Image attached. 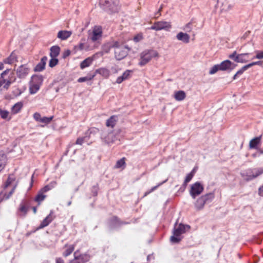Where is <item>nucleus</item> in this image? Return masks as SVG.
Listing matches in <instances>:
<instances>
[{
  "mask_svg": "<svg viewBox=\"0 0 263 263\" xmlns=\"http://www.w3.org/2000/svg\"><path fill=\"white\" fill-rule=\"evenodd\" d=\"M214 195L212 193H209L199 197L195 203V207L197 210H200L203 209L205 203H209L212 201Z\"/></svg>",
  "mask_w": 263,
  "mask_h": 263,
  "instance_id": "nucleus-6",
  "label": "nucleus"
},
{
  "mask_svg": "<svg viewBox=\"0 0 263 263\" xmlns=\"http://www.w3.org/2000/svg\"><path fill=\"white\" fill-rule=\"evenodd\" d=\"M140 37H139V35H138V36H135L134 38V40L136 42H138V41H139Z\"/></svg>",
  "mask_w": 263,
  "mask_h": 263,
  "instance_id": "nucleus-62",
  "label": "nucleus"
},
{
  "mask_svg": "<svg viewBox=\"0 0 263 263\" xmlns=\"http://www.w3.org/2000/svg\"><path fill=\"white\" fill-rule=\"evenodd\" d=\"M190 25H191L190 24H186V26H185V28H184V29L190 31L191 30Z\"/></svg>",
  "mask_w": 263,
  "mask_h": 263,
  "instance_id": "nucleus-60",
  "label": "nucleus"
},
{
  "mask_svg": "<svg viewBox=\"0 0 263 263\" xmlns=\"http://www.w3.org/2000/svg\"><path fill=\"white\" fill-rule=\"evenodd\" d=\"M0 115L2 118L6 119L8 117L9 112L7 110H3L0 109Z\"/></svg>",
  "mask_w": 263,
  "mask_h": 263,
  "instance_id": "nucleus-47",
  "label": "nucleus"
},
{
  "mask_svg": "<svg viewBox=\"0 0 263 263\" xmlns=\"http://www.w3.org/2000/svg\"><path fill=\"white\" fill-rule=\"evenodd\" d=\"M132 70H126L121 76L117 78L116 83L117 84H121L123 81L129 79L132 77Z\"/></svg>",
  "mask_w": 263,
  "mask_h": 263,
  "instance_id": "nucleus-15",
  "label": "nucleus"
},
{
  "mask_svg": "<svg viewBox=\"0 0 263 263\" xmlns=\"http://www.w3.org/2000/svg\"><path fill=\"white\" fill-rule=\"evenodd\" d=\"M58 63V60L56 58H51L49 61V66L50 67H53Z\"/></svg>",
  "mask_w": 263,
  "mask_h": 263,
  "instance_id": "nucleus-44",
  "label": "nucleus"
},
{
  "mask_svg": "<svg viewBox=\"0 0 263 263\" xmlns=\"http://www.w3.org/2000/svg\"><path fill=\"white\" fill-rule=\"evenodd\" d=\"M101 138L105 143L108 144L112 143L115 140V137L114 133L107 131H104L102 133L101 135Z\"/></svg>",
  "mask_w": 263,
  "mask_h": 263,
  "instance_id": "nucleus-14",
  "label": "nucleus"
},
{
  "mask_svg": "<svg viewBox=\"0 0 263 263\" xmlns=\"http://www.w3.org/2000/svg\"><path fill=\"white\" fill-rule=\"evenodd\" d=\"M125 164V158H122L121 159H120L117 161L116 164L115 166V167L116 168H120L122 166L124 165Z\"/></svg>",
  "mask_w": 263,
  "mask_h": 263,
  "instance_id": "nucleus-41",
  "label": "nucleus"
},
{
  "mask_svg": "<svg viewBox=\"0 0 263 263\" xmlns=\"http://www.w3.org/2000/svg\"><path fill=\"white\" fill-rule=\"evenodd\" d=\"M20 210L21 212L24 213L25 214H26L27 213V208L24 205H21L20 208Z\"/></svg>",
  "mask_w": 263,
  "mask_h": 263,
  "instance_id": "nucleus-55",
  "label": "nucleus"
},
{
  "mask_svg": "<svg viewBox=\"0 0 263 263\" xmlns=\"http://www.w3.org/2000/svg\"><path fill=\"white\" fill-rule=\"evenodd\" d=\"M15 180V178L13 175H9L7 180L4 185L3 190L0 193V202L4 199H8L14 193L15 189L17 187L18 181H17L13 186V188L7 194L6 189Z\"/></svg>",
  "mask_w": 263,
  "mask_h": 263,
  "instance_id": "nucleus-1",
  "label": "nucleus"
},
{
  "mask_svg": "<svg viewBox=\"0 0 263 263\" xmlns=\"http://www.w3.org/2000/svg\"><path fill=\"white\" fill-rule=\"evenodd\" d=\"M260 137H255L252 139L249 142V147L250 148H255L259 143Z\"/></svg>",
  "mask_w": 263,
  "mask_h": 263,
  "instance_id": "nucleus-35",
  "label": "nucleus"
},
{
  "mask_svg": "<svg viewBox=\"0 0 263 263\" xmlns=\"http://www.w3.org/2000/svg\"><path fill=\"white\" fill-rule=\"evenodd\" d=\"M17 61V56L14 51L12 52L9 57L4 60L5 64H11Z\"/></svg>",
  "mask_w": 263,
  "mask_h": 263,
  "instance_id": "nucleus-22",
  "label": "nucleus"
},
{
  "mask_svg": "<svg viewBox=\"0 0 263 263\" xmlns=\"http://www.w3.org/2000/svg\"><path fill=\"white\" fill-rule=\"evenodd\" d=\"M45 198L46 195H44V193L40 190L35 198V201L40 203L43 201Z\"/></svg>",
  "mask_w": 263,
  "mask_h": 263,
  "instance_id": "nucleus-40",
  "label": "nucleus"
},
{
  "mask_svg": "<svg viewBox=\"0 0 263 263\" xmlns=\"http://www.w3.org/2000/svg\"><path fill=\"white\" fill-rule=\"evenodd\" d=\"M162 7L161 6V7L159 8V10H158V12L156 14V16H155L156 17H158L159 16H160V12L161 11V10H162Z\"/></svg>",
  "mask_w": 263,
  "mask_h": 263,
  "instance_id": "nucleus-61",
  "label": "nucleus"
},
{
  "mask_svg": "<svg viewBox=\"0 0 263 263\" xmlns=\"http://www.w3.org/2000/svg\"><path fill=\"white\" fill-rule=\"evenodd\" d=\"M172 26L171 22L165 21H159L155 22L154 25L149 28V29L156 31L164 30L165 31H169L172 28Z\"/></svg>",
  "mask_w": 263,
  "mask_h": 263,
  "instance_id": "nucleus-8",
  "label": "nucleus"
},
{
  "mask_svg": "<svg viewBox=\"0 0 263 263\" xmlns=\"http://www.w3.org/2000/svg\"><path fill=\"white\" fill-rule=\"evenodd\" d=\"M72 32L70 31L61 30L58 33L57 37L62 40L68 39L71 35Z\"/></svg>",
  "mask_w": 263,
  "mask_h": 263,
  "instance_id": "nucleus-20",
  "label": "nucleus"
},
{
  "mask_svg": "<svg viewBox=\"0 0 263 263\" xmlns=\"http://www.w3.org/2000/svg\"><path fill=\"white\" fill-rule=\"evenodd\" d=\"M158 56V52L155 50H145L140 54L139 65L143 66L149 62L153 58Z\"/></svg>",
  "mask_w": 263,
  "mask_h": 263,
  "instance_id": "nucleus-3",
  "label": "nucleus"
},
{
  "mask_svg": "<svg viewBox=\"0 0 263 263\" xmlns=\"http://www.w3.org/2000/svg\"><path fill=\"white\" fill-rule=\"evenodd\" d=\"M9 69H6L4 71H3L1 73V77L0 78V87L3 85L4 87L6 89H8L10 85V84L14 82L15 80V78L13 76L14 73L12 72L11 73V77L9 78V79H4V77L9 72Z\"/></svg>",
  "mask_w": 263,
  "mask_h": 263,
  "instance_id": "nucleus-9",
  "label": "nucleus"
},
{
  "mask_svg": "<svg viewBox=\"0 0 263 263\" xmlns=\"http://www.w3.org/2000/svg\"><path fill=\"white\" fill-rule=\"evenodd\" d=\"M4 64L2 62H0V70H2L4 68Z\"/></svg>",
  "mask_w": 263,
  "mask_h": 263,
  "instance_id": "nucleus-63",
  "label": "nucleus"
},
{
  "mask_svg": "<svg viewBox=\"0 0 263 263\" xmlns=\"http://www.w3.org/2000/svg\"><path fill=\"white\" fill-rule=\"evenodd\" d=\"M6 162V156L4 154H0V171L4 168Z\"/></svg>",
  "mask_w": 263,
  "mask_h": 263,
  "instance_id": "nucleus-36",
  "label": "nucleus"
},
{
  "mask_svg": "<svg viewBox=\"0 0 263 263\" xmlns=\"http://www.w3.org/2000/svg\"><path fill=\"white\" fill-rule=\"evenodd\" d=\"M166 181H167V180H165V181H163L162 182L158 184L157 185L153 187H152L150 191L145 192V193L144 194V197L146 196L148 194H149V193H151V192H152L154 190H156L158 187V186H159L160 185H162L163 183L165 182Z\"/></svg>",
  "mask_w": 263,
  "mask_h": 263,
  "instance_id": "nucleus-46",
  "label": "nucleus"
},
{
  "mask_svg": "<svg viewBox=\"0 0 263 263\" xmlns=\"http://www.w3.org/2000/svg\"><path fill=\"white\" fill-rule=\"evenodd\" d=\"M77 253V260L80 261V263H86L90 260V256L88 254L84 253L80 255Z\"/></svg>",
  "mask_w": 263,
  "mask_h": 263,
  "instance_id": "nucleus-26",
  "label": "nucleus"
},
{
  "mask_svg": "<svg viewBox=\"0 0 263 263\" xmlns=\"http://www.w3.org/2000/svg\"><path fill=\"white\" fill-rule=\"evenodd\" d=\"M188 225L179 224L176 225L173 231V235L171 237L170 240L173 243H178L181 240L180 235L185 232L186 229H190Z\"/></svg>",
  "mask_w": 263,
  "mask_h": 263,
  "instance_id": "nucleus-2",
  "label": "nucleus"
},
{
  "mask_svg": "<svg viewBox=\"0 0 263 263\" xmlns=\"http://www.w3.org/2000/svg\"><path fill=\"white\" fill-rule=\"evenodd\" d=\"M60 48L58 46H54L50 48V55L51 58H56L60 53Z\"/></svg>",
  "mask_w": 263,
  "mask_h": 263,
  "instance_id": "nucleus-30",
  "label": "nucleus"
},
{
  "mask_svg": "<svg viewBox=\"0 0 263 263\" xmlns=\"http://www.w3.org/2000/svg\"><path fill=\"white\" fill-rule=\"evenodd\" d=\"M96 74H88L87 76L84 77H81L78 80V82L79 83H82L85 81H90L93 79V78L95 77Z\"/></svg>",
  "mask_w": 263,
  "mask_h": 263,
  "instance_id": "nucleus-38",
  "label": "nucleus"
},
{
  "mask_svg": "<svg viewBox=\"0 0 263 263\" xmlns=\"http://www.w3.org/2000/svg\"><path fill=\"white\" fill-rule=\"evenodd\" d=\"M258 194L260 196H263V185L259 188Z\"/></svg>",
  "mask_w": 263,
  "mask_h": 263,
  "instance_id": "nucleus-57",
  "label": "nucleus"
},
{
  "mask_svg": "<svg viewBox=\"0 0 263 263\" xmlns=\"http://www.w3.org/2000/svg\"><path fill=\"white\" fill-rule=\"evenodd\" d=\"M115 41H112L111 42H108L106 44H104L102 46V54H103V53H108L109 51L110 50L111 48H114V42Z\"/></svg>",
  "mask_w": 263,
  "mask_h": 263,
  "instance_id": "nucleus-24",
  "label": "nucleus"
},
{
  "mask_svg": "<svg viewBox=\"0 0 263 263\" xmlns=\"http://www.w3.org/2000/svg\"><path fill=\"white\" fill-rule=\"evenodd\" d=\"M94 57H88L83 61L80 64V68L83 69L89 66L94 60Z\"/></svg>",
  "mask_w": 263,
  "mask_h": 263,
  "instance_id": "nucleus-21",
  "label": "nucleus"
},
{
  "mask_svg": "<svg viewBox=\"0 0 263 263\" xmlns=\"http://www.w3.org/2000/svg\"><path fill=\"white\" fill-rule=\"evenodd\" d=\"M111 69H112V71H113V72H114V73H118V71H119V69L117 67H112V68H111Z\"/></svg>",
  "mask_w": 263,
  "mask_h": 263,
  "instance_id": "nucleus-59",
  "label": "nucleus"
},
{
  "mask_svg": "<svg viewBox=\"0 0 263 263\" xmlns=\"http://www.w3.org/2000/svg\"><path fill=\"white\" fill-rule=\"evenodd\" d=\"M85 138V137L84 138H78L77 141H76V144H79V145H82V143L84 142Z\"/></svg>",
  "mask_w": 263,
  "mask_h": 263,
  "instance_id": "nucleus-53",
  "label": "nucleus"
},
{
  "mask_svg": "<svg viewBox=\"0 0 263 263\" xmlns=\"http://www.w3.org/2000/svg\"><path fill=\"white\" fill-rule=\"evenodd\" d=\"M29 72V68L22 65L17 68L16 73L19 78H25Z\"/></svg>",
  "mask_w": 263,
  "mask_h": 263,
  "instance_id": "nucleus-13",
  "label": "nucleus"
},
{
  "mask_svg": "<svg viewBox=\"0 0 263 263\" xmlns=\"http://www.w3.org/2000/svg\"><path fill=\"white\" fill-rule=\"evenodd\" d=\"M262 63L260 61H257V62H252V63H251L248 65H247L248 68H250L254 65H261Z\"/></svg>",
  "mask_w": 263,
  "mask_h": 263,
  "instance_id": "nucleus-51",
  "label": "nucleus"
},
{
  "mask_svg": "<svg viewBox=\"0 0 263 263\" xmlns=\"http://www.w3.org/2000/svg\"><path fill=\"white\" fill-rule=\"evenodd\" d=\"M50 190L51 189L50 188L49 186L48 185H46L44 187L41 189L40 191L42 192L43 193H45Z\"/></svg>",
  "mask_w": 263,
  "mask_h": 263,
  "instance_id": "nucleus-52",
  "label": "nucleus"
},
{
  "mask_svg": "<svg viewBox=\"0 0 263 263\" xmlns=\"http://www.w3.org/2000/svg\"><path fill=\"white\" fill-rule=\"evenodd\" d=\"M40 85L38 84H34L31 82H30L29 84V92L31 94H34L36 93L40 88Z\"/></svg>",
  "mask_w": 263,
  "mask_h": 263,
  "instance_id": "nucleus-31",
  "label": "nucleus"
},
{
  "mask_svg": "<svg viewBox=\"0 0 263 263\" xmlns=\"http://www.w3.org/2000/svg\"><path fill=\"white\" fill-rule=\"evenodd\" d=\"M56 263H65L64 261L61 258H57L56 259Z\"/></svg>",
  "mask_w": 263,
  "mask_h": 263,
  "instance_id": "nucleus-58",
  "label": "nucleus"
},
{
  "mask_svg": "<svg viewBox=\"0 0 263 263\" xmlns=\"http://www.w3.org/2000/svg\"><path fill=\"white\" fill-rule=\"evenodd\" d=\"M65 247L67 248V249L65 250V251L63 253V255L64 257H67L69 255H70L72 252L73 251L74 249V245H66L65 246Z\"/></svg>",
  "mask_w": 263,
  "mask_h": 263,
  "instance_id": "nucleus-32",
  "label": "nucleus"
},
{
  "mask_svg": "<svg viewBox=\"0 0 263 263\" xmlns=\"http://www.w3.org/2000/svg\"><path fill=\"white\" fill-rule=\"evenodd\" d=\"M256 55L255 58L257 59H263V50L262 51H256Z\"/></svg>",
  "mask_w": 263,
  "mask_h": 263,
  "instance_id": "nucleus-48",
  "label": "nucleus"
},
{
  "mask_svg": "<svg viewBox=\"0 0 263 263\" xmlns=\"http://www.w3.org/2000/svg\"><path fill=\"white\" fill-rule=\"evenodd\" d=\"M232 7L233 6L232 5L229 4L227 2H226V3L222 4L221 9H220V11L221 12H228L229 11H230L232 9Z\"/></svg>",
  "mask_w": 263,
  "mask_h": 263,
  "instance_id": "nucleus-37",
  "label": "nucleus"
},
{
  "mask_svg": "<svg viewBox=\"0 0 263 263\" xmlns=\"http://www.w3.org/2000/svg\"><path fill=\"white\" fill-rule=\"evenodd\" d=\"M195 172H196L195 168H194L191 171V172L190 173H189V174L187 175V176L184 180V185H186L188 182H189L191 180V179H192V178L193 177V176L195 175Z\"/></svg>",
  "mask_w": 263,
  "mask_h": 263,
  "instance_id": "nucleus-39",
  "label": "nucleus"
},
{
  "mask_svg": "<svg viewBox=\"0 0 263 263\" xmlns=\"http://www.w3.org/2000/svg\"><path fill=\"white\" fill-rule=\"evenodd\" d=\"M105 5H103V9L110 12H116L119 10V0H114L111 2L105 1Z\"/></svg>",
  "mask_w": 263,
  "mask_h": 263,
  "instance_id": "nucleus-10",
  "label": "nucleus"
},
{
  "mask_svg": "<svg viewBox=\"0 0 263 263\" xmlns=\"http://www.w3.org/2000/svg\"><path fill=\"white\" fill-rule=\"evenodd\" d=\"M17 94L16 96H19L22 93V91L20 90L17 89Z\"/></svg>",
  "mask_w": 263,
  "mask_h": 263,
  "instance_id": "nucleus-64",
  "label": "nucleus"
},
{
  "mask_svg": "<svg viewBox=\"0 0 263 263\" xmlns=\"http://www.w3.org/2000/svg\"><path fill=\"white\" fill-rule=\"evenodd\" d=\"M77 253V260L80 261V263H86L90 260V256L88 254L84 253L80 255Z\"/></svg>",
  "mask_w": 263,
  "mask_h": 263,
  "instance_id": "nucleus-25",
  "label": "nucleus"
},
{
  "mask_svg": "<svg viewBox=\"0 0 263 263\" xmlns=\"http://www.w3.org/2000/svg\"><path fill=\"white\" fill-rule=\"evenodd\" d=\"M248 68L246 65L243 66L240 70H239L236 73L234 76L233 79H236L237 76L241 75L243 72L248 69Z\"/></svg>",
  "mask_w": 263,
  "mask_h": 263,
  "instance_id": "nucleus-42",
  "label": "nucleus"
},
{
  "mask_svg": "<svg viewBox=\"0 0 263 263\" xmlns=\"http://www.w3.org/2000/svg\"><path fill=\"white\" fill-rule=\"evenodd\" d=\"M174 97L176 101H181L185 99L186 94L184 91L179 90L175 92Z\"/></svg>",
  "mask_w": 263,
  "mask_h": 263,
  "instance_id": "nucleus-27",
  "label": "nucleus"
},
{
  "mask_svg": "<svg viewBox=\"0 0 263 263\" xmlns=\"http://www.w3.org/2000/svg\"><path fill=\"white\" fill-rule=\"evenodd\" d=\"M263 173V168L249 169L241 173V176L247 181L252 180Z\"/></svg>",
  "mask_w": 263,
  "mask_h": 263,
  "instance_id": "nucleus-5",
  "label": "nucleus"
},
{
  "mask_svg": "<svg viewBox=\"0 0 263 263\" xmlns=\"http://www.w3.org/2000/svg\"><path fill=\"white\" fill-rule=\"evenodd\" d=\"M52 119H53V116H51L50 117H44L43 118H42L40 122L47 124L51 122V121L52 120Z\"/></svg>",
  "mask_w": 263,
  "mask_h": 263,
  "instance_id": "nucleus-45",
  "label": "nucleus"
},
{
  "mask_svg": "<svg viewBox=\"0 0 263 263\" xmlns=\"http://www.w3.org/2000/svg\"><path fill=\"white\" fill-rule=\"evenodd\" d=\"M176 39L185 44H187L190 42V36L186 33L183 32H178L176 35Z\"/></svg>",
  "mask_w": 263,
  "mask_h": 263,
  "instance_id": "nucleus-17",
  "label": "nucleus"
},
{
  "mask_svg": "<svg viewBox=\"0 0 263 263\" xmlns=\"http://www.w3.org/2000/svg\"><path fill=\"white\" fill-rule=\"evenodd\" d=\"M118 120V117L116 116H112L110 118L108 119L106 121V126L107 127H114L116 125V122Z\"/></svg>",
  "mask_w": 263,
  "mask_h": 263,
  "instance_id": "nucleus-29",
  "label": "nucleus"
},
{
  "mask_svg": "<svg viewBox=\"0 0 263 263\" xmlns=\"http://www.w3.org/2000/svg\"><path fill=\"white\" fill-rule=\"evenodd\" d=\"M79 252V250L75 251L73 253L74 258L71 260L69 263H80V261L77 260V253Z\"/></svg>",
  "mask_w": 263,
  "mask_h": 263,
  "instance_id": "nucleus-49",
  "label": "nucleus"
},
{
  "mask_svg": "<svg viewBox=\"0 0 263 263\" xmlns=\"http://www.w3.org/2000/svg\"><path fill=\"white\" fill-rule=\"evenodd\" d=\"M102 36V28L99 26H95L92 30H89L88 31V39H90L93 42L101 40Z\"/></svg>",
  "mask_w": 263,
  "mask_h": 263,
  "instance_id": "nucleus-7",
  "label": "nucleus"
},
{
  "mask_svg": "<svg viewBox=\"0 0 263 263\" xmlns=\"http://www.w3.org/2000/svg\"><path fill=\"white\" fill-rule=\"evenodd\" d=\"M115 57L117 60L124 59L127 54L128 49L118 42H114Z\"/></svg>",
  "mask_w": 263,
  "mask_h": 263,
  "instance_id": "nucleus-4",
  "label": "nucleus"
},
{
  "mask_svg": "<svg viewBox=\"0 0 263 263\" xmlns=\"http://www.w3.org/2000/svg\"><path fill=\"white\" fill-rule=\"evenodd\" d=\"M48 58L47 57H44L41 59V61L34 67V70L35 71H41L45 69V67Z\"/></svg>",
  "mask_w": 263,
  "mask_h": 263,
  "instance_id": "nucleus-18",
  "label": "nucleus"
},
{
  "mask_svg": "<svg viewBox=\"0 0 263 263\" xmlns=\"http://www.w3.org/2000/svg\"><path fill=\"white\" fill-rule=\"evenodd\" d=\"M96 73H98L103 78L107 79L109 77L110 72L108 69L102 67L97 69L95 71Z\"/></svg>",
  "mask_w": 263,
  "mask_h": 263,
  "instance_id": "nucleus-19",
  "label": "nucleus"
},
{
  "mask_svg": "<svg viewBox=\"0 0 263 263\" xmlns=\"http://www.w3.org/2000/svg\"><path fill=\"white\" fill-rule=\"evenodd\" d=\"M52 220V219L51 218V214H49L42 221L37 229H42L47 226Z\"/></svg>",
  "mask_w": 263,
  "mask_h": 263,
  "instance_id": "nucleus-28",
  "label": "nucleus"
},
{
  "mask_svg": "<svg viewBox=\"0 0 263 263\" xmlns=\"http://www.w3.org/2000/svg\"><path fill=\"white\" fill-rule=\"evenodd\" d=\"M220 70H226L228 69L232 70L233 69L236 65L234 64L230 60H226L222 62L219 65Z\"/></svg>",
  "mask_w": 263,
  "mask_h": 263,
  "instance_id": "nucleus-16",
  "label": "nucleus"
},
{
  "mask_svg": "<svg viewBox=\"0 0 263 263\" xmlns=\"http://www.w3.org/2000/svg\"><path fill=\"white\" fill-rule=\"evenodd\" d=\"M249 55V53L237 54L236 51H235L233 53L230 54L229 57L237 63H243L248 62V56Z\"/></svg>",
  "mask_w": 263,
  "mask_h": 263,
  "instance_id": "nucleus-11",
  "label": "nucleus"
},
{
  "mask_svg": "<svg viewBox=\"0 0 263 263\" xmlns=\"http://www.w3.org/2000/svg\"><path fill=\"white\" fill-rule=\"evenodd\" d=\"M33 118L36 121H38L40 122H41L42 117L39 113H38V112L34 113L33 115Z\"/></svg>",
  "mask_w": 263,
  "mask_h": 263,
  "instance_id": "nucleus-50",
  "label": "nucleus"
},
{
  "mask_svg": "<svg viewBox=\"0 0 263 263\" xmlns=\"http://www.w3.org/2000/svg\"><path fill=\"white\" fill-rule=\"evenodd\" d=\"M70 51L69 50H66L64 52L63 54V57L64 58H65L69 56L70 55Z\"/></svg>",
  "mask_w": 263,
  "mask_h": 263,
  "instance_id": "nucleus-56",
  "label": "nucleus"
},
{
  "mask_svg": "<svg viewBox=\"0 0 263 263\" xmlns=\"http://www.w3.org/2000/svg\"><path fill=\"white\" fill-rule=\"evenodd\" d=\"M23 104L21 102H17L11 108V112L13 114L18 113L22 108Z\"/></svg>",
  "mask_w": 263,
  "mask_h": 263,
  "instance_id": "nucleus-34",
  "label": "nucleus"
},
{
  "mask_svg": "<svg viewBox=\"0 0 263 263\" xmlns=\"http://www.w3.org/2000/svg\"><path fill=\"white\" fill-rule=\"evenodd\" d=\"M74 48L77 50H85L89 51L91 50L89 46L85 45L84 43H80L78 45L74 47Z\"/></svg>",
  "mask_w": 263,
  "mask_h": 263,
  "instance_id": "nucleus-33",
  "label": "nucleus"
},
{
  "mask_svg": "<svg viewBox=\"0 0 263 263\" xmlns=\"http://www.w3.org/2000/svg\"><path fill=\"white\" fill-rule=\"evenodd\" d=\"M203 191V185L199 182H196L191 185L190 191L191 196L193 198L200 195Z\"/></svg>",
  "mask_w": 263,
  "mask_h": 263,
  "instance_id": "nucleus-12",
  "label": "nucleus"
},
{
  "mask_svg": "<svg viewBox=\"0 0 263 263\" xmlns=\"http://www.w3.org/2000/svg\"><path fill=\"white\" fill-rule=\"evenodd\" d=\"M43 81V77L41 75L35 74L32 76L30 82L41 86Z\"/></svg>",
  "mask_w": 263,
  "mask_h": 263,
  "instance_id": "nucleus-23",
  "label": "nucleus"
},
{
  "mask_svg": "<svg viewBox=\"0 0 263 263\" xmlns=\"http://www.w3.org/2000/svg\"><path fill=\"white\" fill-rule=\"evenodd\" d=\"M57 184V183L55 181H51L49 184H48L51 190L53 188H54Z\"/></svg>",
  "mask_w": 263,
  "mask_h": 263,
  "instance_id": "nucleus-54",
  "label": "nucleus"
},
{
  "mask_svg": "<svg viewBox=\"0 0 263 263\" xmlns=\"http://www.w3.org/2000/svg\"><path fill=\"white\" fill-rule=\"evenodd\" d=\"M220 70V67H219V65H215L213 66L210 69V70L209 71V74H214L216 72H217V71L218 70Z\"/></svg>",
  "mask_w": 263,
  "mask_h": 263,
  "instance_id": "nucleus-43",
  "label": "nucleus"
}]
</instances>
